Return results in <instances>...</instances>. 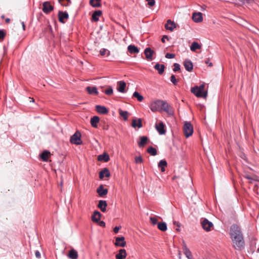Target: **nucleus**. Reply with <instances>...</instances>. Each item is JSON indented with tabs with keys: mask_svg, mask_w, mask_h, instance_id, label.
I'll list each match as a JSON object with an SVG mask.
<instances>
[{
	"mask_svg": "<svg viewBox=\"0 0 259 259\" xmlns=\"http://www.w3.org/2000/svg\"><path fill=\"white\" fill-rule=\"evenodd\" d=\"M230 235L236 249L241 250L244 246L243 235L240 228L236 224L232 225L230 227Z\"/></svg>",
	"mask_w": 259,
	"mask_h": 259,
	"instance_id": "f257e3e1",
	"label": "nucleus"
},
{
	"mask_svg": "<svg viewBox=\"0 0 259 259\" xmlns=\"http://www.w3.org/2000/svg\"><path fill=\"white\" fill-rule=\"evenodd\" d=\"M205 85L201 84L199 86L195 85L191 89V92L198 98H206L207 96V91L204 90Z\"/></svg>",
	"mask_w": 259,
	"mask_h": 259,
	"instance_id": "f03ea898",
	"label": "nucleus"
},
{
	"mask_svg": "<svg viewBox=\"0 0 259 259\" xmlns=\"http://www.w3.org/2000/svg\"><path fill=\"white\" fill-rule=\"evenodd\" d=\"M183 131L185 136L189 138L193 133V126L190 122L186 121L183 126Z\"/></svg>",
	"mask_w": 259,
	"mask_h": 259,
	"instance_id": "7ed1b4c3",
	"label": "nucleus"
},
{
	"mask_svg": "<svg viewBox=\"0 0 259 259\" xmlns=\"http://www.w3.org/2000/svg\"><path fill=\"white\" fill-rule=\"evenodd\" d=\"M81 134L78 131H76L70 138V142L72 144L77 145H81L82 141L81 139Z\"/></svg>",
	"mask_w": 259,
	"mask_h": 259,
	"instance_id": "20e7f679",
	"label": "nucleus"
},
{
	"mask_svg": "<svg viewBox=\"0 0 259 259\" xmlns=\"http://www.w3.org/2000/svg\"><path fill=\"white\" fill-rule=\"evenodd\" d=\"M164 111L169 115H172L174 111L172 109V107L168 104V103L162 100V104H161V111Z\"/></svg>",
	"mask_w": 259,
	"mask_h": 259,
	"instance_id": "39448f33",
	"label": "nucleus"
},
{
	"mask_svg": "<svg viewBox=\"0 0 259 259\" xmlns=\"http://www.w3.org/2000/svg\"><path fill=\"white\" fill-rule=\"evenodd\" d=\"M162 100H157L152 103L150 105V109L153 112L161 111V104H162Z\"/></svg>",
	"mask_w": 259,
	"mask_h": 259,
	"instance_id": "423d86ee",
	"label": "nucleus"
},
{
	"mask_svg": "<svg viewBox=\"0 0 259 259\" xmlns=\"http://www.w3.org/2000/svg\"><path fill=\"white\" fill-rule=\"evenodd\" d=\"M42 11L45 14H49L54 10V7L50 4V2L46 1L42 4Z\"/></svg>",
	"mask_w": 259,
	"mask_h": 259,
	"instance_id": "0eeeda50",
	"label": "nucleus"
},
{
	"mask_svg": "<svg viewBox=\"0 0 259 259\" xmlns=\"http://www.w3.org/2000/svg\"><path fill=\"white\" fill-rule=\"evenodd\" d=\"M155 128L159 135H164L166 133L165 125L162 121L159 122L158 124H155Z\"/></svg>",
	"mask_w": 259,
	"mask_h": 259,
	"instance_id": "6e6552de",
	"label": "nucleus"
},
{
	"mask_svg": "<svg viewBox=\"0 0 259 259\" xmlns=\"http://www.w3.org/2000/svg\"><path fill=\"white\" fill-rule=\"evenodd\" d=\"M58 16L59 21L61 23H65L64 19H68L69 18V14L67 12L59 11Z\"/></svg>",
	"mask_w": 259,
	"mask_h": 259,
	"instance_id": "1a4fd4ad",
	"label": "nucleus"
},
{
	"mask_svg": "<svg viewBox=\"0 0 259 259\" xmlns=\"http://www.w3.org/2000/svg\"><path fill=\"white\" fill-rule=\"evenodd\" d=\"M201 224L203 229L207 232L210 231L211 228L213 226V224L207 219H204Z\"/></svg>",
	"mask_w": 259,
	"mask_h": 259,
	"instance_id": "9d476101",
	"label": "nucleus"
},
{
	"mask_svg": "<svg viewBox=\"0 0 259 259\" xmlns=\"http://www.w3.org/2000/svg\"><path fill=\"white\" fill-rule=\"evenodd\" d=\"M114 245L116 246L124 247L126 245V241L124 237H117L115 238Z\"/></svg>",
	"mask_w": 259,
	"mask_h": 259,
	"instance_id": "9b49d317",
	"label": "nucleus"
},
{
	"mask_svg": "<svg viewBox=\"0 0 259 259\" xmlns=\"http://www.w3.org/2000/svg\"><path fill=\"white\" fill-rule=\"evenodd\" d=\"M154 53V51L149 47L146 48L144 50V54L146 58L149 61L153 60V55Z\"/></svg>",
	"mask_w": 259,
	"mask_h": 259,
	"instance_id": "f8f14e48",
	"label": "nucleus"
},
{
	"mask_svg": "<svg viewBox=\"0 0 259 259\" xmlns=\"http://www.w3.org/2000/svg\"><path fill=\"white\" fill-rule=\"evenodd\" d=\"M192 20L196 23H199L202 21L203 16L201 12H194L192 15Z\"/></svg>",
	"mask_w": 259,
	"mask_h": 259,
	"instance_id": "ddd939ff",
	"label": "nucleus"
},
{
	"mask_svg": "<svg viewBox=\"0 0 259 259\" xmlns=\"http://www.w3.org/2000/svg\"><path fill=\"white\" fill-rule=\"evenodd\" d=\"M108 190L107 189L104 188L103 185H101L97 189V192L100 197H103L106 195Z\"/></svg>",
	"mask_w": 259,
	"mask_h": 259,
	"instance_id": "4468645a",
	"label": "nucleus"
},
{
	"mask_svg": "<svg viewBox=\"0 0 259 259\" xmlns=\"http://www.w3.org/2000/svg\"><path fill=\"white\" fill-rule=\"evenodd\" d=\"M183 65L185 68L188 72H191L193 69V64L192 61L189 59H186L184 61Z\"/></svg>",
	"mask_w": 259,
	"mask_h": 259,
	"instance_id": "2eb2a0df",
	"label": "nucleus"
},
{
	"mask_svg": "<svg viewBox=\"0 0 259 259\" xmlns=\"http://www.w3.org/2000/svg\"><path fill=\"white\" fill-rule=\"evenodd\" d=\"M109 178L110 177V172L109 170L105 167L99 172V178L103 179L104 177Z\"/></svg>",
	"mask_w": 259,
	"mask_h": 259,
	"instance_id": "dca6fc26",
	"label": "nucleus"
},
{
	"mask_svg": "<svg viewBox=\"0 0 259 259\" xmlns=\"http://www.w3.org/2000/svg\"><path fill=\"white\" fill-rule=\"evenodd\" d=\"M97 206L101 211L105 212L106 211L107 203L105 200H100L99 201Z\"/></svg>",
	"mask_w": 259,
	"mask_h": 259,
	"instance_id": "f3484780",
	"label": "nucleus"
},
{
	"mask_svg": "<svg viewBox=\"0 0 259 259\" xmlns=\"http://www.w3.org/2000/svg\"><path fill=\"white\" fill-rule=\"evenodd\" d=\"M164 26L166 30H168L171 31H173V30L176 27V24L174 23V22L172 21L170 19L167 20Z\"/></svg>",
	"mask_w": 259,
	"mask_h": 259,
	"instance_id": "a211bd4d",
	"label": "nucleus"
},
{
	"mask_svg": "<svg viewBox=\"0 0 259 259\" xmlns=\"http://www.w3.org/2000/svg\"><path fill=\"white\" fill-rule=\"evenodd\" d=\"M102 214L98 210H95L92 215V220L94 223H98L101 219Z\"/></svg>",
	"mask_w": 259,
	"mask_h": 259,
	"instance_id": "6ab92c4d",
	"label": "nucleus"
},
{
	"mask_svg": "<svg viewBox=\"0 0 259 259\" xmlns=\"http://www.w3.org/2000/svg\"><path fill=\"white\" fill-rule=\"evenodd\" d=\"M96 111L100 114H106L108 112V110L104 106L96 105Z\"/></svg>",
	"mask_w": 259,
	"mask_h": 259,
	"instance_id": "aec40b11",
	"label": "nucleus"
},
{
	"mask_svg": "<svg viewBox=\"0 0 259 259\" xmlns=\"http://www.w3.org/2000/svg\"><path fill=\"white\" fill-rule=\"evenodd\" d=\"M126 252L124 249H120L118 251V253L116 254V259H124L126 256Z\"/></svg>",
	"mask_w": 259,
	"mask_h": 259,
	"instance_id": "412c9836",
	"label": "nucleus"
},
{
	"mask_svg": "<svg viewBox=\"0 0 259 259\" xmlns=\"http://www.w3.org/2000/svg\"><path fill=\"white\" fill-rule=\"evenodd\" d=\"M183 250L184 253L185 254L188 259H194L192 257V255L190 249L187 247L186 244H184L183 246Z\"/></svg>",
	"mask_w": 259,
	"mask_h": 259,
	"instance_id": "4be33fe9",
	"label": "nucleus"
},
{
	"mask_svg": "<svg viewBox=\"0 0 259 259\" xmlns=\"http://www.w3.org/2000/svg\"><path fill=\"white\" fill-rule=\"evenodd\" d=\"M117 91L120 93H124L126 87V83L124 81H119L117 82Z\"/></svg>",
	"mask_w": 259,
	"mask_h": 259,
	"instance_id": "5701e85b",
	"label": "nucleus"
},
{
	"mask_svg": "<svg viewBox=\"0 0 259 259\" xmlns=\"http://www.w3.org/2000/svg\"><path fill=\"white\" fill-rule=\"evenodd\" d=\"M85 89L88 93L90 95H98L99 94L97 88L96 87L88 86Z\"/></svg>",
	"mask_w": 259,
	"mask_h": 259,
	"instance_id": "b1692460",
	"label": "nucleus"
},
{
	"mask_svg": "<svg viewBox=\"0 0 259 259\" xmlns=\"http://www.w3.org/2000/svg\"><path fill=\"white\" fill-rule=\"evenodd\" d=\"M127 50L131 54H138L140 51L139 49L137 47L132 45L128 46Z\"/></svg>",
	"mask_w": 259,
	"mask_h": 259,
	"instance_id": "393cba45",
	"label": "nucleus"
},
{
	"mask_svg": "<svg viewBox=\"0 0 259 259\" xmlns=\"http://www.w3.org/2000/svg\"><path fill=\"white\" fill-rule=\"evenodd\" d=\"M50 155V152L48 150H45L41 153L40 157L43 161L47 162L48 161L49 157Z\"/></svg>",
	"mask_w": 259,
	"mask_h": 259,
	"instance_id": "a878e982",
	"label": "nucleus"
},
{
	"mask_svg": "<svg viewBox=\"0 0 259 259\" xmlns=\"http://www.w3.org/2000/svg\"><path fill=\"white\" fill-rule=\"evenodd\" d=\"M132 125L134 128H136V127L141 128L143 126L142 119L141 118H138V120H137V119H134L132 120Z\"/></svg>",
	"mask_w": 259,
	"mask_h": 259,
	"instance_id": "bb28decb",
	"label": "nucleus"
},
{
	"mask_svg": "<svg viewBox=\"0 0 259 259\" xmlns=\"http://www.w3.org/2000/svg\"><path fill=\"white\" fill-rule=\"evenodd\" d=\"M140 139V141L138 142V144L139 147H142L147 143L148 138L146 136H141Z\"/></svg>",
	"mask_w": 259,
	"mask_h": 259,
	"instance_id": "cd10ccee",
	"label": "nucleus"
},
{
	"mask_svg": "<svg viewBox=\"0 0 259 259\" xmlns=\"http://www.w3.org/2000/svg\"><path fill=\"white\" fill-rule=\"evenodd\" d=\"M99 121L100 118L97 116H94L91 118V124L93 127L97 128L98 127L97 123Z\"/></svg>",
	"mask_w": 259,
	"mask_h": 259,
	"instance_id": "c85d7f7f",
	"label": "nucleus"
},
{
	"mask_svg": "<svg viewBox=\"0 0 259 259\" xmlns=\"http://www.w3.org/2000/svg\"><path fill=\"white\" fill-rule=\"evenodd\" d=\"M154 68L158 71L159 74H162L164 71L165 66L163 64L157 63L155 65Z\"/></svg>",
	"mask_w": 259,
	"mask_h": 259,
	"instance_id": "c756f323",
	"label": "nucleus"
},
{
	"mask_svg": "<svg viewBox=\"0 0 259 259\" xmlns=\"http://www.w3.org/2000/svg\"><path fill=\"white\" fill-rule=\"evenodd\" d=\"M68 256L70 259H77L78 255L77 251L74 249H71L68 253Z\"/></svg>",
	"mask_w": 259,
	"mask_h": 259,
	"instance_id": "7c9ffc66",
	"label": "nucleus"
},
{
	"mask_svg": "<svg viewBox=\"0 0 259 259\" xmlns=\"http://www.w3.org/2000/svg\"><path fill=\"white\" fill-rule=\"evenodd\" d=\"M109 155L106 153H104L102 154L99 155L98 157V160L99 161H104L105 162H108L109 160Z\"/></svg>",
	"mask_w": 259,
	"mask_h": 259,
	"instance_id": "2f4dec72",
	"label": "nucleus"
},
{
	"mask_svg": "<svg viewBox=\"0 0 259 259\" xmlns=\"http://www.w3.org/2000/svg\"><path fill=\"white\" fill-rule=\"evenodd\" d=\"M102 11L101 10H96L95 11L92 16V20L96 22L99 20V17H100L102 14Z\"/></svg>",
	"mask_w": 259,
	"mask_h": 259,
	"instance_id": "473e14b6",
	"label": "nucleus"
},
{
	"mask_svg": "<svg viewBox=\"0 0 259 259\" xmlns=\"http://www.w3.org/2000/svg\"><path fill=\"white\" fill-rule=\"evenodd\" d=\"M167 165V162L164 159L161 160L158 164V166L159 168H160L161 171L162 172H164L165 171V167H166Z\"/></svg>",
	"mask_w": 259,
	"mask_h": 259,
	"instance_id": "72a5a7b5",
	"label": "nucleus"
},
{
	"mask_svg": "<svg viewBox=\"0 0 259 259\" xmlns=\"http://www.w3.org/2000/svg\"><path fill=\"white\" fill-rule=\"evenodd\" d=\"M201 47V46L197 42L193 41L190 46V50L193 52H195L196 50L200 49Z\"/></svg>",
	"mask_w": 259,
	"mask_h": 259,
	"instance_id": "f704fd0d",
	"label": "nucleus"
},
{
	"mask_svg": "<svg viewBox=\"0 0 259 259\" xmlns=\"http://www.w3.org/2000/svg\"><path fill=\"white\" fill-rule=\"evenodd\" d=\"M101 0H90V4L94 8H99L101 6Z\"/></svg>",
	"mask_w": 259,
	"mask_h": 259,
	"instance_id": "c9c22d12",
	"label": "nucleus"
},
{
	"mask_svg": "<svg viewBox=\"0 0 259 259\" xmlns=\"http://www.w3.org/2000/svg\"><path fill=\"white\" fill-rule=\"evenodd\" d=\"M157 228L161 231H165L167 230V225L165 222H160L157 224Z\"/></svg>",
	"mask_w": 259,
	"mask_h": 259,
	"instance_id": "e433bc0d",
	"label": "nucleus"
},
{
	"mask_svg": "<svg viewBox=\"0 0 259 259\" xmlns=\"http://www.w3.org/2000/svg\"><path fill=\"white\" fill-rule=\"evenodd\" d=\"M147 152L152 156H155L157 154V151L156 148L150 146L147 149Z\"/></svg>",
	"mask_w": 259,
	"mask_h": 259,
	"instance_id": "4c0bfd02",
	"label": "nucleus"
},
{
	"mask_svg": "<svg viewBox=\"0 0 259 259\" xmlns=\"http://www.w3.org/2000/svg\"><path fill=\"white\" fill-rule=\"evenodd\" d=\"M118 111L119 115L123 117V120L125 121L127 120L128 112L127 111H123L121 109H119Z\"/></svg>",
	"mask_w": 259,
	"mask_h": 259,
	"instance_id": "58836bf2",
	"label": "nucleus"
},
{
	"mask_svg": "<svg viewBox=\"0 0 259 259\" xmlns=\"http://www.w3.org/2000/svg\"><path fill=\"white\" fill-rule=\"evenodd\" d=\"M133 97L137 99V100L139 102H141L143 100L144 97L140 94L138 92H135L133 95Z\"/></svg>",
	"mask_w": 259,
	"mask_h": 259,
	"instance_id": "ea45409f",
	"label": "nucleus"
},
{
	"mask_svg": "<svg viewBox=\"0 0 259 259\" xmlns=\"http://www.w3.org/2000/svg\"><path fill=\"white\" fill-rule=\"evenodd\" d=\"M244 177L245 179H247V180H250V183H252V182H253V181H258V180H257V177L256 175H254V176H253V177H250V176L249 175H245L244 176Z\"/></svg>",
	"mask_w": 259,
	"mask_h": 259,
	"instance_id": "a19ab883",
	"label": "nucleus"
},
{
	"mask_svg": "<svg viewBox=\"0 0 259 259\" xmlns=\"http://www.w3.org/2000/svg\"><path fill=\"white\" fill-rule=\"evenodd\" d=\"M113 89L111 87H109L104 91V93L107 95H111L113 94Z\"/></svg>",
	"mask_w": 259,
	"mask_h": 259,
	"instance_id": "79ce46f5",
	"label": "nucleus"
},
{
	"mask_svg": "<svg viewBox=\"0 0 259 259\" xmlns=\"http://www.w3.org/2000/svg\"><path fill=\"white\" fill-rule=\"evenodd\" d=\"M181 69L180 68V65L179 64L175 63L174 64V68L173 71L174 72H177L180 71Z\"/></svg>",
	"mask_w": 259,
	"mask_h": 259,
	"instance_id": "37998d69",
	"label": "nucleus"
},
{
	"mask_svg": "<svg viewBox=\"0 0 259 259\" xmlns=\"http://www.w3.org/2000/svg\"><path fill=\"white\" fill-rule=\"evenodd\" d=\"M170 81L172 82L174 85H176L178 83V80L176 78L175 75H172L170 78Z\"/></svg>",
	"mask_w": 259,
	"mask_h": 259,
	"instance_id": "c03bdc74",
	"label": "nucleus"
},
{
	"mask_svg": "<svg viewBox=\"0 0 259 259\" xmlns=\"http://www.w3.org/2000/svg\"><path fill=\"white\" fill-rule=\"evenodd\" d=\"M107 52H108V55H109L110 52L108 51L107 49L103 48V49H101V50L100 51V54L101 56H104Z\"/></svg>",
	"mask_w": 259,
	"mask_h": 259,
	"instance_id": "a18cd8bd",
	"label": "nucleus"
},
{
	"mask_svg": "<svg viewBox=\"0 0 259 259\" xmlns=\"http://www.w3.org/2000/svg\"><path fill=\"white\" fill-rule=\"evenodd\" d=\"M143 162V159L141 156H136L135 157V162L136 163H141Z\"/></svg>",
	"mask_w": 259,
	"mask_h": 259,
	"instance_id": "49530a36",
	"label": "nucleus"
},
{
	"mask_svg": "<svg viewBox=\"0 0 259 259\" xmlns=\"http://www.w3.org/2000/svg\"><path fill=\"white\" fill-rule=\"evenodd\" d=\"M150 222L153 225H155L156 224H157V219L154 217H151L150 219Z\"/></svg>",
	"mask_w": 259,
	"mask_h": 259,
	"instance_id": "de8ad7c7",
	"label": "nucleus"
},
{
	"mask_svg": "<svg viewBox=\"0 0 259 259\" xmlns=\"http://www.w3.org/2000/svg\"><path fill=\"white\" fill-rule=\"evenodd\" d=\"M239 2L243 4H251L254 3V0H238Z\"/></svg>",
	"mask_w": 259,
	"mask_h": 259,
	"instance_id": "09e8293b",
	"label": "nucleus"
},
{
	"mask_svg": "<svg viewBox=\"0 0 259 259\" xmlns=\"http://www.w3.org/2000/svg\"><path fill=\"white\" fill-rule=\"evenodd\" d=\"M6 33L4 30L0 29V40H3L6 36Z\"/></svg>",
	"mask_w": 259,
	"mask_h": 259,
	"instance_id": "8fccbe9b",
	"label": "nucleus"
},
{
	"mask_svg": "<svg viewBox=\"0 0 259 259\" xmlns=\"http://www.w3.org/2000/svg\"><path fill=\"white\" fill-rule=\"evenodd\" d=\"M175 55L172 53H167L165 55V58L167 59H172L175 57Z\"/></svg>",
	"mask_w": 259,
	"mask_h": 259,
	"instance_id": "3c124183",
	"label": "nucleus"
},
{
	"mask_svg": "<svg viewBox=\"0 0 259 259\" xmlns=\"http://www.w3.org/2000/svg\"><path fill=\"white\" fill-rule=\"evenodd\" d=\"M148 2V5L150 7H152L155 5V0H146Z\"/></svg>",
	"mask_w": 259,
	"mask_h": 259,
	"instance_id": "603ef678",
	"label": "nucleus"
},
{
	"mask_svg": "<svg viewBox=\"0 0 259 259\" xmlns=\"http://www.w3.org/2000/svg\"><path fill=\"white\" fill-rule=\"evenodd\" d=\"M121 226H116L113 229L114 232L116 234L118 232L119 230L121 229Z\"/></svg>",
	"mask_w": 259,
	"mask_h": 259,
	"instance_id": "864d4df0",
	"label": "nucleus"
},
{
	"mask_svg": "<svg viewBox=\"0 0 259 259\" xmlns=\"http://www.w3.org/2000/svg\"><path fill=\"white\" fill-rule=\"evenodd\" d=\"M98 223H99V225H100V226L101 227H105V226H106V223L105 222L103 221H99Z\"/></svg>",
	"mask_w": 259,
	"mask_h": 259,
	"instance_id": "5fc2aeb1",
	"label": "nucleus"
},
{
	"mask_svg": "<svg viewBox=\"0 0 259 259\" xmlns=\"http://www.w3.org/2000/svg\"><path fill=\"white\" fill-rule=\"evenodd\" d=\"M165 39H167V40H169V38L167 35H164L162 36L161 38V41L163 43H164L165 42Z\"/></svg>",
	"mask_w": 259,
	"mask_h": 259,
	"instance_id": "6e6d98bb",
	"label": "nucleus"
},
{
	"mask_svg": "<svg viewBox=\"0 0 259 259\" xmlns=\"http://www.w3.org/2000/svg\"><path fill=\"white\" fill-rule=\"evenodd\" d=\"M35 255L37 258H39L41 257L40 253L38 250H36L35 251Z\"/></svg>",
	"mask_w": 259,
	"mask_h": 259,
	"instance_id": "4d7b16f0",
	"label": "nucleus"
},
{
	"mask_svg": "<svg viewBox=\"0 0 259 259\" xmlns=\"http://www.w3.org/2000/svg\"><path fill=\"white\" fill-rule=\"evenodd\" d=\"M209 61H210L209 59H207L205 61V63L206 64H208L209 66H212V63L211 62H210Z\"/></svg>",
	"mask_w": 259,
	"mask_h": 259,
	"instance_id": "13d9d810",
	"label": "nucleus"
},
{
	"mask_svg": "<svg viewBox=\"0 0 259 259\" xmlns=\"http://www.w3.org/2000/svg\"><path fill=\"white\" fill-rule=\"evenodd\" d=\"M174 224L176 225L178 228H180L181 226V224L179 222L176 221L174 222Z\"/></svg>",
	"mask_w": 259,
	"mask_h": 259,
	"instance_id": "bf43d9fd",
	"label": "nucleus"
},
{
	"mask_svg": "<svg viewBox=\"0 0 259 259\" xmlns=\"http://www.w3.org/2000/svg\"><path fill=\"white\" fill-rule=\"evenodd\" d=\"M104 130H108L109 129V126L108 125H105L103 127Z\"/></svg>",
	"mask_w": 259,
	"mask_h": 259,
	"instance_id": "052dcab7",
	"label": "nucleus"
},
{
	"mask_svg": "<svg viewBox=\"0 0 259 259\" xmlns=\"http://www.w3.org/2000/svg\"><path fill=\"white\" fill-rule=\"evenodd\" d=\"M21 24H22V26L23 30H25V25L24 22H21Z\"/></svg>",
	"mask_w": 259,
	"mask_h": 259,
	"instance_id": "680f3d73",
	"label": "nucleus"
},
{
	"mask_svg": "<svg viewBox=\"0 0 259 259\" xmlns=\"http://www.w3.org/2000/svg\"><path fill=\"white\" fill-rule=\"evenodd\" d=\"M5 22L7 23H9L10 22V18H6L5 19Z\"/></svg>",
	"mask_w": 259,
	"mask_h": 259,
	"instance_id": "e2e57ef3",
	"label": "nucleus"
},
{
	"mask_svg": "<svg viewBox=\"0 0 259 259\" xmlns=\"http://www.w3.org/2000/svg\"><path fill=\"white\" fill-rule=\"evenodd\" d=\"M1 18L2 19H4L5 18V16L4 15H3L2 16H1Z\"/></svg>",
	"mask_w": 259,
	"mask_h": 259,
	"instance_id": "0e129e2a",
	"label": "nucleus"
},
{
	"mask_svg": "<svg viewBox=\"0 0 259 259\" xmlns=\"http://www.w3.org/2000/svg\"><path fill=\"white\" fill-rule=\"evenodd\" d=\"M176 230H177V231H180V229H179V228H177V229H176Z\"/></svg>",
	"mask_w": 259,
	"mask_h": 259,
	"instance_id": "69168bd1",
	"label": "nucleus"
},
{
	"mask_svg": "<svg viewBox=\"0 0 259 259\" xmlns=\"http://www.w3.org/2000/svg\"><path fill=\"white\" fill-rule=\"evenodd\" d=\"M31 102H34V100L33 98L32 99Z\"/></svg>",
	"mask_w": 259,
	"mask_h": 259,
	"instance_id": "338daca9",
	"label": "nucleus"
},
{
	"mask_svg": "<svg viewBox=\"0 0 259 259\" xmlns=\"http://www.w3.org/2000/svg\"><path fill=\"white\" fill-rule=\"evenodd\" d=\"M257 252H259V248L257 250Z\"/></svg>",
	"mask_w": 259,
	"mask_h": 259,
	"instance_id": "774afa93",
	"label": "nucleus"
}]
</instances>
